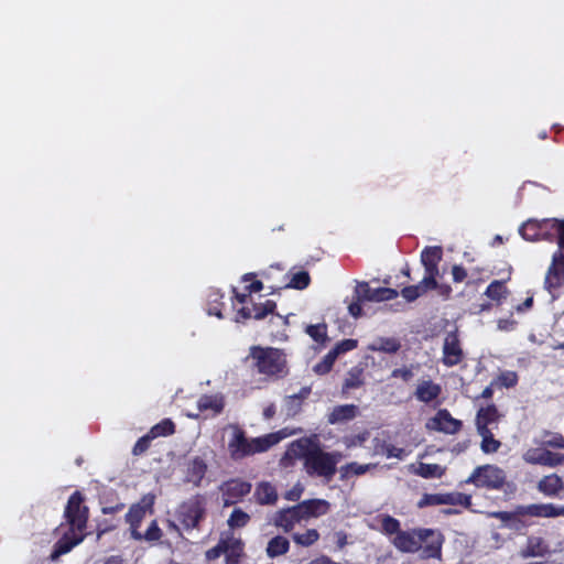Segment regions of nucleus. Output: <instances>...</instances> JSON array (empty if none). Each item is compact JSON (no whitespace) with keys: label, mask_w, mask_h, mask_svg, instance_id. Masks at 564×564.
I'll return each instance as SVG.
<instances>
[{"label":"nucleus","mask_w":564,"mask_h":564,"mask_svg":"<svg viewBox=\"0 0 564 564\" xmlns=\"http://www.w3.org/2000/svg\"><path fill=\"white\" fill-rule=\"evenodd\" d=\"M226 551L224 555L226 556L227 564H238V558L242 552V543L238 539H229L225 541Z\"/></svg>","instance_id":"nucleus-32"},{"label":"nucleus","mask_w":564,"mask_h":564,"mask_svg":"<svg viewBox=\"0 0 564 564\" xmlns=\"http://www.w3.org/2000/svg\"><path fill=\"white\" fill-rule=\"evenodd\" d=\"M251 490V485L242 480H231L225 485V491L231 498H241L248 495Z\"/></svg>","instance_id":"nucleus-34"},{"label":"nucleus","mask_w":564,"mask_h":564,"mask_svg":"<svg viewBox=\"0 0 564 564\" xmlns=\"http://www.w3.org/2000/svg\"><path fill=\"white\" fill-rule=\"evenodd\" d=\"M254 497L260 505H273L278 500V492L270 482L262 481L257 486Z\"/></svg>","instance_id":"nucleus-25"},{"label":"nucleus","mask_w":564,"mask_h":564,"mask_svg":"<svg viewBox=\"0 0 564 564\" xmlns=\"http://www.w3.org/2000/svg\"><path fill=\"white\" fill-rule=\"evenodd\" d=\"M310 388H302L297 394H292L285 398V414L288 416H295L302 408V400L308 397Z\"/></svg>","instance_id":"nucleus-27"},{"label":"nucleus","mask_w":564,"mask_h":564,"mask_svg":"<svg viewBox=\"0 0 564 564\" xmlns=\"http://www.w3.org/2000/svg\"><path fill=\"white\" fill-rule=\"evenodd\" d=\"M513 327V322L509 319H500L498 322V328L501 330H510Z\"/></svg>","instance_id":"nucleus-60"},{"label":"nucleus","mask_w":564,"mask_h":564,"mask_svg":"<svg viewBox=\"0 0 564 564\" xmlns=\"http://www.w3.org/2000/svg\"><path fill=\"white\" fill-rule=\"evenodd\" d=\"M500 383L506 388H511L517 384L518 376L513 371H506L499 377Z\"/></svg>","instance_id":"nucleus-51"},{"label":"nucleus","mask_w":564,"mask_h":564,"mask_svg":"<svg viewBox=\"0 0 564 564\" xmlns=\"http://www.w3.org/2000/svg\"><path fill=\"white\" fill-rule=\"evenodd\" d=\"M304 519V513L302 511H297L296 505L278 511L274 517V524L282 528L285 532H289L293 529L295 523Z\"/></svg>","instance_id":"nucleus-15"},{"label":"nucleus","mask_w":564,"mask_h":564,"mask_svg":"<svg viewBox=\"0 0 564 564\" xmlns=\"http://www.w3.org/2000/svg\"><path fill=\"white\" fill-rule=\"evenodd\" d=\"M153 505V497H144L142 505H134L130 508L126 516L127 522L130 524L131 536L137 541H142V533L138 530L147 509Z\"/></svg>","instance_id":"nucleus-13"},{"label":"nucleus","mask_w":564,"mask_h":564,"mask_svg":"<svg viewBox=\"0 0 564 564\" xmlns=\"http://www.w3.org/2000/svg\"><path fill=\"white\" fill-rule=\"evenodd\" d=\"M306 333L318 344L324 345L328 340L326 324L310 325Z\"/></svg>","instance_id":"nucleus-38"},{"label":"nucleus","mask_w":564,"mask_h":564,"mask_svg":"<svg viewBox=\"0 0 564 564\" xmlns=\"http://www.w3.org/2000/svg\"><path fill=\"white\" fill-rule=\"evenodd\" d=\"M238 316L242 317L243 319L253 317L252 307H242L239 310Z\"/></svg>","instance_id":"nucleus-62"},{"label":"nucleus","mask_w":564,"mask_h":564,"mask_svg":"<svg viewBox=\"0 0 564 564\" xmlns=\"http://www.w3.org/2000/svg\"><path fill=\"white\" fill-rule=\"evenodd\" d=\"M83 500L78 491L69 497L65 508V518L69 524V531L65 532L63 538L55 544V549L52 553L53 560L68 553L83 541V531L86 529L88 518V509L82 506Z\"/></svg>","instance_id":"nucleus-2"},{"label":"nucleus","mask_w":564,"mask_h":564,"mask_svg":"<svg viewBox=\"0 0 564 564\" xmlns=\"http://www.w3.org/2000/svg\"><path fill=\"white\" fill-rule=\"evenodd\" d=\"M536 443L544 446L564 448V438L557 433L544 432L541 440L536 441Z\"/></svg>","instance_id":"nucleus-40"},{"label":"nucleus","mask_w":564,"mask_h":564,"mask_svg":"<svg viewBox=\"0 0 564 564\" xmlns=\"http://www.w3.org/2000/svg\"><path fill=\"white\" fill-rule=\"evenodd\" d=\"M443 257V250L438 246L426 247L421 253V263L424 267V284L436 285V278L440 274L438 263Z\"/></svg>","instance_id":"nucleus-9"},{"label":"nucleus","mask_w":564,"mask_h":564,"mask_svg":"<svg viewBox=\"0 0 564 564\" xmlns=\"http://www.w3.org/2000/svg\"><path fill=\"white\" fill-rule=\"evenodd\" d=\"M362 384L360 373L358 371H350L348 378L345 381L344 387L346 389H355Z\"/></svg>","instance_id":"nucleus-54"},{"label":"nucleus","mask_w":564,"mask_h":564,"mask_svg":"<svg viewBox=\"0 0 564 564\" xmlns=\"http://www.w3.org/2000/svg\"><path fill=\"white\" fill-rule=\"evenodd\" d=\"M410 470L423 478L430 479V478H441L444 473L445 468L438 464H425V463H419L416 465L412 464L410 465Z\"/></svg>","instance_id":"nucleus-23"},{"label":"nucleus","mask_w":564,"mask_h":564,"mask_svg":"<svg viewBox=\"0 0 564 564\" xmlns=\"http://www.w3.org/2000/svg\"><path fill=\"white\" fill-rule=\"evenodd\" d=\"M538 489L546 496H556L563 489V481L555 474L547 475L539 481Z\"/></svg>","instance_id":"nucleus-28"},{"label":"nucleus","mask_w":564,"mask_h":564,"mask_svg":"<svg viewBox=\"0 0 564 564\" xmlns=\"http://www.w3.org/2000/svg\"><path fill=\"white\" fill-rule=\"evenodd\" d=\"M274 413H275V408L273 404L269 405L263 411V415L265 419H271L274 415Z\"/></svg>","instance_id":"nucleus-63"},{"label":"nucleus","mask_w":564,"mask_h":564,"mask_svg":"<svg viewBox=\"0 0 564 564\" xmlns=\"http://www.w3.org/2000/svg\"><path fill=\"white\" fill-rule=\"evenodd\" d=\"M506 292V289L503 286V283L500 281H494L491 282L487 290L486 295L492 300H500Z\"/></svg>","instance_id":"nucleus-46"},{"label":"nucleus","mask_w":564,"mask_h":564,"mask_svg":"<svg viewBox=\"0 0 564 564\" xmlns=\"http://www.w3.org/2000/svg\"><path fill=\"white\" fill-rule=\"evenodd\" d=\"M464 352L460 347L456 330L448 332L443 343V362L447 367L458 365L463 359Z\"/></svg>","instance_id":"nucleus-12"},{"label":"nucleus","mask_w":564,"mask_h":564,"mask_svg":"<svg viewBox=\"0 0 564 564\" xmlns=\"http://www.w3.org/2000/svg\"><path fill=\"white\" fill-rule=\"evenodd\" d=\"M204 514L205 503L204 499L199 496L184 501L176 510V518L186 530L196 528Z\"/></svg>","instance_id":"nucleus-6"},{"label":"nucleus","mask_w":564,"mask_h":564,"mask_svg":"<svg viewBox=\"0 0 564 564\" xmlns=\"http://www.w3.org/2000/svg\"><path fill=\"white\" fill-rule=\"evenodd\" d=\"M275 306H276L275 303L270 300L265 301L262 304H254L252 306L253 318H256V319L264 318L268 314H270L274 311Z\"/></svg>","instance_id":"nucleus-45"},{"label":"nucleus","mask_w":564,"mask_h":564,"mask_svg":"<svg viewBox=\"0 0 564 564\" xmlns=\"http://www.w3.org/2000/svg\"><path fill=\"white\" fill-rule=\"evenodd\" d=\"M337 356H336V352H333V350H330L324 358L322 361H319L318 364H316L313 368L314 372L318 373V375H325L327 373L335 360H336Z\"/></svg>","instance_id":"nucleus-44"},{"label":"nucleus","mask_w":564,"mask_h":564,"mask_svg":"<svg viewBox=\"0 0 564 564\" xmlns=\"http://www.w3.org/2000/svg\"><path fill=\"white\" fill-rule=\"evenodd\" d=\"M302 492H303L302 486L296 485L294 488H292L291 490H289L285 494V499H288L290 501H295V500L300 499Z\"/></svg>","instance_id":"nucleus-59"},{"label":"nucleus","mask_w":564,"mask_h":564,"mask_svg":"<svg viewBox=\"0 0 564 564\" xmlns=\"http://www.w3.org/2000/svg\"><path fill=\"white\" fill-rule=\"evenodd\" d=\"M310 275L306 271H300L293 274L291 281L288 284V288H293L296 290H304L310 284Z\"/></svg>","instance_id":"nucleus-43"},{"label":"nucleus","mask_w":564,"mask_h":564,"mask_svg":"<svg viewBox=\"0 0 564 564\" xmlns=\"http://www.w3.org/2000/svg\"><path fill=\"white\" fill-rule=\"evenodd\" d=\"M372 455H386L388 458L404 459L406 452L386 442L384 438L376 436L372 440Z\"/></svg>","instance_id":"nucleus-19"},{"label":"nucleus","mask_w":564,"mask_h":564,"mask_svg":"<svg viewBox=\"0 0 564 564\" xmlns=\"http://www.w3.org/2000/svg\"><path fill=\"white\" fill-rule=\"evenodd\" d=\"M542 517L543 518L564 517V506L557 507L552 503H542Z\"/></svg>","instance_id":"nucleus-48"},{"label":"nucleus","mask_w":564,"mask_h":564,"mask_svg":"<svg viewBox=\"0 0 564 564\" xmlns=\"http://www.w3.org/2000/svg\"><path fill=\"white\" fill-rule=\"evenodd\" d=\"M162 536V531L158 525V522L155 520L151 521L149 528L147 529L145 533L142 534V540L148 542H155L159 541Z\"/></svg>","instance_id":"nucleus-47"},{"label":"nucleus","mask_w":564,"mask_h":564,"mask_svg":"<svg viewBox=\"0 0 564 564\" xmlns=\"http://www.w3.org/2000/svg\"><path fill=\"white\" fill-rule=\"evenodd\" d=\"M354 297H355V301L348 305V312L351 316L359 317L362 313L361 305H360L361 301H358V299L355 295H354Z\"/></svg>","instance_id":"nucleus-58"},{"label":"nucleus","mask_w":564,"mask_h":564,"mask_svg":"<svg viewBox=\"0 0 564 564\" xmlns=\"http://www.w3.org/2000/svg\"><path fill=\"white\" fill-rule=\"evenodd\" d=\"M435 288H436V285L424 284L423 280H422L416 285H411V286L404 288L402 290V296L408 302H412V301L416 300L419 296H421L423 293H425L427 290H432Z\"/></svg>","instance_id":"nucleus-36"},{"label":"nucleus","mask_w":564,"mask_h":564,"mask_svg":"<svg viewBox=\"0 0 564 564\" xmlns=\"http://www.w3.org/2000/svg\"><path fill=\"white\" fill-rule=\"evenodd\" d=\"M290 543L284 536L271 539L267 546L269 557H275L285 554L289 551Z\"/></svg>","instance_id":"nucleus-33"},{"label":"nucleus","mask_w":564,"mask_h":564,"mask_svg":"<svg viewBox=\"0 0 564 564\" xmlns=\"http://www.w3.org/2000/svg\"><path fill=\"white\" fill-rule=\"evenodd\" d=\"M358 408L354 404L335 406L328 414L329 424H339L352 420L357 414Z\"/></svg>","instance_id":"nucleus-22"},{"label":"nucleus","mask_w":564,"mask_h":564,"mask_svg":"<svg viewBox=\"0 0 564 564\" xmlns=\"http://www.w3.org/2000/svg\"><path fill=\"white\" fill-rule=\"evenodd\" d=\"M206 469H207V466H206L205 462L199 457H195L188 466V471H187L188 481H191L195 485H198L200 482V480L203 479V477L206 473Z\"/></svg>","instance_id":"nucleus-30"},{"label":"nucleus","mask_w":564,"mask_h":564,"mask_svg":"<svg viewBox=\"0 0 564 564\" xmlns=\"http://www.w3.org/2000/svg\"><path fill=\"white\" fill-rule=\"evenodd\" d=\"M199 411H212L213 414H218L224 409V398L221 394L202 395L197 401Z\"/></svg>","instance_id":"nucleus-26"},{"label":"nucleus","mask_w":564,"mask_h":564,"mask_svg":"<svg viewBox=\"0 0 564 564\" xmlns=\"http://www.w3.org/2000/svg\"><path fill=\"white\" fill-rule=\"evenodd\" d=\"M440 393L441 387L431 380L421 382L415 390L416 399L424 403L433 401Z\"/></svg>","instance_id":"nucleus-24"},{"label":"nucleus","mask_w":564,"mask_h":564,"mask_svg":"<svg viewBox=\"0 0 564 564\" xmlns=\"http://www.w3.org/2000/svg\"><path fill=\"white\" fill-rule=\"evenodd\" d=\"M452 274L455 282H462L467 276V272L462 265H454Z\"/></svg>","instance_id":"nucleus-57"},{"label":"nucleus","mask_w":564,"mask_h":564,"mask_svg":"<svg viewBox=\"0 0 564 564\" xmlns=\"http://www.w3.org/2000/svg\"><path fill=\"white\" fill-rule=\"evenodd\" d=\"M249 520L250 517L248 513L241 509H234L227 522L230 528H242L247 525Z\"/></svg>","instance_id":"nucleus-41"},{"label":"nucleus","mask_w":564,"mask_h":564,"mask_svg":"<svg viewBox=\"0 0 564 564\" xmlns=\"http://www.w3.org/2000/svg\"><path fill=\"white\" fill-rule=\"evenodd\" d=\"M391 376L393 378H401L404 381H409L412 379L413 372L408 368H398L392 371Z\"/></svg>","instance_id":"nucleus-56"},{"label":"nucleus","mask_w":564,"mask_h":564,"mask_svg":"<svg viewBox=\"0 0 564 564\" xmlns=\"http://www.w3.org/2000/svg\"><path fill=\"white\" fill-rule=\"evenodd\" d=\"M355 296L358 301L382 302L393 300L398 292L389 288L371 289L367 282H358L355 288Z\"/></svg>","instance_id":"nucleus-11"},{"label":"nucleus","mask_w":564,"mask_h":564,"mask_svg":"<svg viewBox=\"0 0 564 564\" xmlns=\"http://www.w3.org/2000/svg\"><path fill=\"white\" fill-rule=\"evenodd\" d=\"M151 441H152V438L150 437L149 434L142 436L141 438L138 440V442L133 446L132 453L134 455H140V454L144 453L149 448Z\"/></svg>","instance_id":"nucleus-52"},{"label":"nucleus","mask_w":564,"mask_h":564,"mask_svg":"<svg viewBox=\"0 0 564 564\" xmlns=\"http://www.w3.org/2000/svg\"><path fill=\"white\" fill-rule=\"evenodd\" d=\"M546 553V547L543 544L541 538H530L528 541V545L524 550L521 551V556L523 558L543 556Z\"/></svg>","instance_id":"nucleus-31"},{"label":"nucleus","mask_w":564,"mask_h":564,"mask_svg":"<svg viewBox=\"0 0 564 564\" xmlns=\"http://www.w3.org/2000/svg\"><path fill=\"white\" fill-rule=\"evenodd\" d=\"M440 505L463 506L467 508L470 506V496L462 492L426 494L417 503L420 508Z\"/></svg>","instance_id":"nucleus-10"},{"label":"nucleus","mask_w":564,"mask_h":564,"mask_svg":"<svg viewBox=\"0 0 564 564\" xmlns=\"http://www.w3.org/2000/svg\"><path fill=\"white\" fill-rule=\"evenodd\" d=\"M400 348L401 343L394 337H377L367 346V349L370 351L384 354H395Z\"/></svg>","instance_id":"nucleus-21"},{"label":"nucleus","mask_w":564,"mask_h":564,"mask_svg":"<svg viewBox=\"0 0 564 564\" xmlns=\"http://www.w3.org/2000/svg\"><path fill=\"white\" fill-rule=\"evenodd\" d=\"M249 293L252 292H260L263 289V284L260 281H254L251 284H249L247 288Z\"/></svg>","instance_id":"nucleus-61"},{"label":"nucleus","mask_w":564,"mask_h":564,"mask_svg":"<svg viewBox=\"0 0 564 564\" xmlns=\"http://www.w3.org/2000/svg\"><path fill=\"white\" fill-rule=\"evenodd\" d=\"M432 427L447 434H455L462 427V422L454 419L447 410H440L432 420Z\"/></svg>","instance_id":"nucleus-16"},{"label":"nucleus","mask_w":564,"mask_h":564,"mask_svg":"<svg viewBox=\"0 0 564 564\" xmlns=\"http://www.w3.org/2000/svg\"><path fill=\"white\" fill-rule=\"evenodd\" d=\"M104 564H122V560L118 556H111Z\"/></svg>","instance_id":"nucleus-64"},{"label":"nucleus","mask_w":564,"mask_h":564,"mask_svg":"<svg viewBox=\"0 0 564 564\" xmlns=\"http://www.w3.org/2000/svg\"><path fill=\"white\" fill-rule=\"evenodd\" d=\"M381 528H382V531L389 535H392V534L398 535V532L402 531V530H400L399 520H397L395 518L388 516V514H386L381 518Z\"/></svg>","instance_id":"nucleus-42"},{"label":"nucleus","mask_w":564,"mask_h":564,"mask_svg":"<svg viewBox=\"0 0 564 564\" xmlns=\"http://www.w3.org/2000/svg\"><path fill=\"white\" fill-rule=\"evenodd\" d=\"M339 452H324L316 435L293 441L281 463L284 466L292 465L295 459L304 460V469L311 477L321 478L323 482H329L337 471V464L343 459Z\"/></svg>","instance_id":"nucleus-1"},{"label":"nucleus","mask_w":564,"mask_h":564,"mask_svg":"<svg viewBox=\"0 0 564 564\" xmlns=\"http://www.w3.org/2000/svg\"><path fill=\"white\" fill-rule=\"evenodd\" d=\"M250 356L256 361V367L260 373L278 376L284 372L285 358L276 348L253 346L250 348Z\"/></svg>","instance_id":"nucleus-5"},{"label":"nucleus","mask_w":564,"mask_h":564,"mask_svg":"<svg viewBox=\"0 0 564 564\" xmlns=\"http://www.w3.org/2000/svg\"><path fill=\"white\" fill-rule=\"evenodd\" d=\"M174 433V423L165 419L162 422L154 425L148 433L152 440L159 436H167Z\"/></svg>","instance_id":"nucleus-37"},{"label":"nucleus","mask_w":564,"mask_h":564,"mask_svg":"<svg viewBox=\"0 0 564 564\" xmlns=\"http://www.w3.org/2000/svg\"><path fill=\"white\" fill-rule=\"evenodd\" d=\"M319 538L317 530L308 529L304 533H295L293 534V540L295 543L302 546H310L314 544Z\"/></svg>","instance_id":"nucleus-39"},{"label":"nucleus","mask_w":564,"mask_h":564,"mask_svg":"<svg viewBox=\"0 0 564 564\" xmlns=\"http://www.w3.org/2000/svg\"><path fill=\"white\" fill-rule=\"evenodd\" d=\"M226 551V544L225 541H220L216 546L209 549L206 552V557L209 561L216 560L219 556H221Z\"/></svg>","instance_id":"nucleus-55"},{"label":"nucleus","mask_w":564,"mask_h":564,"mask_svg":"<svg viewBox=\"0 0 564 564\" xmlns=\"http://www.w3.org/2000/svg\"><path fill=\"white\" fill-rule=\"evenodd\" d=\"M523 459L529 464H539L544 466H556L564 462V456L552 453L545 448H529L523 454Z\"/></svg>","instance_id":"nucleus-14"},{"label":"nucleus","mask_w":564,"mask_h":564,"mask_svg":"<svg viewBox=\"0 0 564 564\" xmlns=\"http://www.w3.org/2000/svg\"><path fill=\"white\" fill-rule=\"evenodd\" d=\"M376 464H358L356 462L346 464L340 467V477L341 479L348 478L350 475L360 476L375 468Z\"/></svg>","instance_id":"nucleus-35"},{"label":"nucleus","mask_w":564,"mask_h":564,"mask_svg":"<svg viewBox=\"0 0 564 564\" xmlns=\"http://www.w3.org/2000/svg\"><path fill=\"white\" fill-rule=\"evenodd\" d=\"M368 438H369V432L365 431L357 435L346 437L345 444L347 447L362 446Z\"/></svg>","instance_id":"nucleus-49"},{"label":"nucleus","mask_w":564,"mask_h":564,"mask_svg":"<svg viewBox=\"0 0 564 564\" xmlns=\"http://www.w3.org/2000/svg\"><path fill=\"white\" fill-rule=\"evenodd\" d=\"M329 510V502L324 499L304 500L297 505V511L304 513L305 519L324 516Z\"/></svg>","instance_id":"nucleus-20"},{"label":"nucleus","mask_w":564,"mask_h":564,"mask_svg":"<svg viewBox=\"0 0 564 564\" xmlns=\"http://www.w3.org/2000/svg\"><path fill=\"white\" fill-rule=\"evenodd\" d=\"M229 429L231 430V438L228 442V451L231 458L235 460L242 459L256 453L265 452L281 440L294 433L288 432V430L284 429L276 433L249 440L246 437L245 432L237 425H229Z\"/></svg>","instance_id":"nucleus-3"},{"label":"nucleus","mask_w":564,"mask_h":564,"mask_svg":"<svg viewBox=\"0 0 564 564\" xmlns=\"http://www.w3.org/2000/svg\"><path fill=\"white\" fill-rule=\"evenodd\" d=\"M505 480L506 475L501 468L494 465H485L477 467L466 481L478 487L499 489L503 486Z\"/></svg>","instance_id":"nucleus-7"},{"label":"nucleus","mask_w":564,"mask_h":564,"mask_svg":"<svg viewBox=\"0 0 564 564\" xmlns=\"http://www.w3.org/2000/svg\"><path fill=\"white\" fill-rule=\"evenodd\" d=\"M549 224H552V227L556 228L558 232V247L561 249L564 248V221H558L557 219L549 220L543 219L541 221L538 220H528L520 228L519 234L528 241H535L542 235L544 228L547 227Z\"/></svg>","instance_id":"nucleus-8"},{"label":"nucleus","mask_w":564,"mask_h":564,"mask_svg":"<svg viewBox=\"0 0 564 564\" xmlns=\"http://www.w3.org/2000/svg\"><path fill=\"white\" fill-rule=\"evenodd\" d=\"M357 347V340L355 339H344L340 343H338L333 350V352H336V356L338 357L340 354L350 351Z\"/></svg>","instance_id":"nucleus-50"},{"label":"nucleus","mask_w":564,"mask_h":564,"mask_svg":"<svg viewBox=\"0 0 564 564\" xmlns=\"http://www.w3.org/2000/svg\"><path fill=\"white\" fill-rule=\"evenodd\" d=\"M500 414L495 405H488L478 410L476 415L477 431L495 430L498 427Z\"/></svg>","instance_id":"nucleus-17"},{"label":"nucleus","mask_w":564,"mask_h":564,"mask_svg":"<svg viewBox=\"0 0 564 564\" xmlns=\"http://www.w3.org/2000/svg\"><path fill=\"white\" fill-rule=\"evenodd\" d=\"M432 538L431 543L424 550L426 557H432L440 554L441 543L438 536L433 530L419 529L411 531L398 532L392 540V544L401 552L414 553L422 547L423 542Z\"/></svg>","instance_id":"nucleus-4"},{"label":"nucleus","mask_w":564,"mask_h":564,"mask_svg":"<svg viewBox=\"0 0 564 564\" xmlns=\"http://www.w3.org/2000/svg\"><path fill=\"white\" fill-rule=\"evenodd\" d=\"M481 437L480 448L485 454L496 453L500 446V441L494 437V430L477 431Z\"/></svg>","instance_id":"nucleus-29"},{"label":"nucleus","mask_w":564,"mask_h":564,"mask_svg":"<svg viewBox=\"0 0 564 564\" xmlns=\"http://www.w3.org/2000/svg\"><path fill=\"white\" fill-rule=\"evenodd\" d=\"M518 512L531 517H542V503L520 507Z\"/></svg>","instance_id":"nucleus-53"},{"label":"nucleus","mask_w":564,"mask_h":564,"mask_svg":"<svg viewBox=\"0 0 564 564\" xmlns=\"http://www.w3.org/2000/svg\"><path fill=\"white\" fill-rule=\"evenodd\" d=\"M564 275V254L557 251L553 254L552 264L547 270L545 276V288L551 291L560 284L561 278Z\"/></svg>","instance_id":"nucleus-18"}]
</instances>
